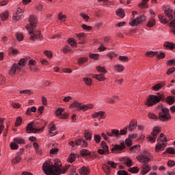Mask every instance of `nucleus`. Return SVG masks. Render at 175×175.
I'll return each instance as SVG.
<instances>
[{"instance_id": "f257e3e1", "label": "nucleus", "mask_w": 175, "mask_h": 175, "mask_svg": "<svg viewBox=\"0 0 175 175\" xmlns=\"http://www.w3.org/2000/svg\"><path fill=\"white\" fill-rule=\"evenodd\" d=\"M42 170L46 175H61L62 163L58 159H55V165L51 161H46L42 165Z\"/></svg>"}, {"instance_id": "f03ea898", "label": "nucleus", "mask_w": 175, "mask_h": 175, "mask_svg": "<svg viewBox=\"0 0 175 175\" xmlns=\"http://www.w3.org/2000/svg\"><path fill=\"white\" fill-rule=\"evenodd\" d=\"M166 99L163 93L157 92L156 95L150 94L147 96L144 105L148 107H152L159 102H163Z\"/></svg>"}, {"instance_id": "7ed1b4c3", "label": "nucleus", "mask_w": 175, "mask_h": 175, "mask_svg": "<svg viewBox=\"0 0 175 175\" xmlns=\"http://www.w3.org/2000/svg\"><path fill=\"white\" fill-rule=\"evenodd\" d=\"M25 28L29 31V35H31L29 38L30 40L35 42L36 39H38V40H42V39H43V36H42L40 31H35L32 27H29V25H26Z\"/></svg>"}, {"instance_id": "20e7f679", "label": "nucleus", "mask_w": 175, "mask_h": 175, "mask_svg": "<svg viewBox=\"0 0 175 175\" xmlns=\"http://www.w3.org/2000/svg\"><path fill=\"white\" fill-rule=\"evenodd\" d=\"M170 110L167 107H164L161 109V111L159 113V120L161 122H165V121H170L172 120V116H170Z\"/></svg>"}, {"instance_id": "39448f33", "label": "nucleus", "mask_w": 175, "mask_h": 175, "mask_svg": "<svg viewBox=\"0 0 175 175\" xmlns=\"http://www.w3.org/2000/svg\"><path fill=\"white\" fill-rule=\"evenodd\" d=\"M39 124L38 122H31L26 126V133H38V132H42L46 125L43 126L40 129H36V126Z\"/></svg>"}, {"instance_id": "423d86ee", "label": "nucleus", "mask_w": 175, "mask_h": 175, "mask_svg": "<svg viewBox=\"0 0 175 175\" xmlns=\"http://www.w3.org/2000/svg\"><path fill=\"white\" fill-rule=\"evenodd\" d=\"M117 166H118L117 163L112 161H108L107 163L103 164L102 170L105 174L109 175L111 173V169H117Z\"/></svg>"}, {"instance_id": "0eeeda50", "label": "nucleus", "mask_w": 175, "mask_h": 175, "mask_svg": "<svg viewBox=\"0 0 175 175\" xmlns=\"http://www.w3.org/2000/svg\"><path fill=\"white\" fill-rule=\"evenodd\" d=\"M157 142L154 148L155 152H161V151L165 150L167 146V137H165L163 140L161 138H158Z\"/></svg>"}, {"instance_id": "6e6552de", "label": "nucleus", "mask_w": 175, "mask_h": 175, "mask_svg": "<svg viewBox=\"0 0 175 175\" xmlns=\"http://www.w3.org/2000/svg\"><path fill=\"white\" fill-rule=\"evenodd\" d=\"M136 158L140 163H148V161L152 159V156L150 153L147 152V151H145L144 154L137 156Z\"/></svg>"}, {"instance_id": "1a4fd4ad", "label": "nucleus", "mask_w": 175, "mask_h": 175, "mask_svg": "<svg viewBox=\"0 0 175 175\" xmlns=\"http://www.w3.org/2000/svg\"><path fill=\"white\" fill-rule=\"evenodd\" d=\"M147 20V17L144 15H141L137 16L135 19L131 20L129 22V25L131 27H137L139 24H143Z\"/></svg>"}, {"instance_id": "9d476101", "label": "nucleus", "mask_w": 175, "mask_h": 175, "mask_svg": "<svg viewBox=\"0 0 175 175\" xmlns=\"http://www.w3.org/2000/svg\"><path fill=\"white\" fill-rule=\"evenodd\" d=\"M126 148V146H125V142L124 141H122L120 142V144H116L113 146V147L111 148V152H114L116 151H124Z\"/></svg>"}, {"instance_id": "9b49d317", "label": "nucleus", "mask_w": 175, "mask_h": 175, "mask_svg": "<svg viewBox=\"0 0 175 175\" xmlns=\"http://www.w3.org/2000/svg\"><path fill=\"white\" fill-rule=\"evenodd\" d=\"M23 14H24V11L21 8H18L16 13L13 14L12 18L14 21H18V20L23 17Z\"/></svg>"}, {"instance_id": "f8f14e48", "label": "nucleus", "mask_w": 175, "mask_h": 175, "mask_svg": "<svg viewBox=\"0 0 175 175\" xmlns=\"http://www.w3.org/2000/svg\"><path fill=\"white\" fill-rule=\"evenodd\" d=\"M21 72V68L17 67V64H14L12 67L10 68L8 75L10 76V77H13V76L16 75V72Z\"/></svg>"}, {"instance_id": "ddd939ff", "label": "nucleus", "mask_w": 175, "mask_h": 175, "mask_svg": "<svg viewBox=\"0 0 175 175\" xmlns=\"http://www.w3.org/2000/svg\"><path fill=\"white\" fill-rule=\"evenodd\" d=\"M75 145L80 146L82 148H87V147H88V142L85 141L83 138H79L75 140Z\"/></svg>"}, {"instance_id": "4468645a", "label": "nucleus", "mask_w": 175, "mask_h": 175, "mask_svg": "<svg viewBox=\"0 0 175 175\" xmlns=\"http://www.w3.org/2000/svg\"><path fill=\"white\" fill-rule=\"evenodd\" d=\"M142 170L140 172V174L142 175L147 174L149 172H151V167L148 163H144L142 166Z\"/></svg>"}, {"instance_id": "2eb2a0df", "label": "nucleus", "mask_w": 175, "mask_h": 175, "mask_svg": "<svg viewBox=\"0 0 175 175\" xmlns=\"http://www.w3.org/2000/svg\"><path fill=\"white\" fill-rule=\"evenodd\" d=\"M93 118H98V121L100 120H105L106 118V116L105 115V111H100L98 112H96L92 116Z\"/></svg>"}, {"instance_id": "dca6fc26", "label": "nucleus", "mask_w": 175, "mask_h": 175, "mask_svg": "<svg viewBox=\"0 0 175 175\" xmlns=\"http://www.w3.org/2000/svg\"><path fill=\"white\" fill-rule=\"evenodd\" d=\"M120 161L123 165H126L127 167H131V166H132V160L129 157H122L120 159Z\"/></svg>"}, {"instance_id": "f3484780", "label": "nucleus", "mask_w": 175, "mask_h": 175, "mask_svg": "<svg viewBox=\"0 0 175 175\" xmlns=\"http://www.w3.org/2000/svg\"><path fill=\"white\" fill-rule=\"evenodd\" d=\"M76 38L81 42H79V44H84L85 42H84L85 38H87V35L85 33H79L75 34Z\"/></svg>"}, {"instance_id": "a211bd4d", "label": "nucleus", "mask_w": 175, "mask_h": 175, "mask_svg": "<svg viewBox=\"0 0 175 175\" xmlns=\"http://www.w3.org/2000/svg\"><path fill=\"white\" fill-rule=\"evenodd\" d=\"M165 85L166 83L165 81H161L159 83L153 85L152 87V90H153V91H159V90H162V88H163V87H165Z\"/></svg>"}, {"instance_id": "6ab92c4d", "label": "nucleus", "mask_w": 175, "mask_h": 175, "mask_svg": "<svg viewBox=\"0 0 175 175\" xmlns=\"http://www.w3.org/2000/svg\"><path fill=\"white\" fill-rule=\"evenodd\" d=\"M29 22L30 23V27L31 28H36V24L38 23V19L35 17V15H31L29 18Z\"/></svg>"}, {"instance_id": "aec40b11", "label": "nucleus", "mask_w": 175, "mask_h": 175, "mask_svg": "<svg viewBox=\"0 0 175 175\" xmlns=\"http://www.w3.org/2000/svg\"><path fill=\"white\" fill-rule=\"evenodd\" d=\"M136 128H137V121L132 120L129 125V131H130V132H132V131H135Z\"/></svg>"}, {"instance_id": "412c9836", "label": "nucleus", "mask_w": 175, "mask_h": 175, "mask_svg": "<svg viewBox=\"0 0 175 175\" xmlns=\"http://www.w3.org/2000/svg\"><path fill=\"white\" fill-rule=\"evenodd\" d=\"M93 79H96L98 81H105L106 80V76L105 74L94 75Z\"/></svg>"}, {"instance_id": "4be33fe9", "label": "nucleus", "mask_w": 175, "mask_h": 175, "mask_svg": "<svg viewBox=\"0 0 175 175\" xmlns=\"http://www.w3.org/2000/svg\"><path fill=\"white\" fill-rule=\"evenodd\" d=\"M164 13L165 15H167V16L168 17V18H170V20H173V14L172 13H173V9L169 8L165 10Z\"/></svg>"}, {"instance_id": "5701e85b", "label": "nucleus", "mask_w": 175, "mask_h": 175, "mask_svg": "<svg viewBox=\"0 0 175 175\" xmlns=\"http://www.w3.org/2000/svg\"><path fill=\"white\" fill-rule=\"evenodd\" d=\"M155 24H157V21H155V18L154 17H151L147 25H146V27L148 28H152V27H154Z\"/></svg>"}, {"instance_id": "b1692460", "label": "nucleus", "mask_w": 175, "mask_h": 175, "mask_svg": "<svg viewBox=\"0 0 175 175\" xmlns=\"http://www.w3.org/2000/svg\"><path fill=\"white\" fill-rule=\"evenodd\" d=\"M33 147L37 155H42V149L39 148L38 143L34 142L33 144Z\"/></svg>"}, {"instance_id": "393cba45", "label": "nucleus", "mask_w": 175, "mask_h": 175, "mask_svg": "<svg viewBox=\"0 0 175 175\" xmlns=\"http://www.w3.org/2000/svg\"><path fill=\"white\" fill-rule=\"evenodd\" d=\"M114 70H116L118 73H122L124 72V70L125 69V67L121 64H116L113 66Z\"/></svg>"}, {"instance_id": "a878e982", "label": "nucleus", "mask_w": 175, "mask_h": 175, "mask_svg": "<svg viewBox=\"0 0 175 175\" xmlns=\"http://www.w3.org/2000/svg\"><path fill=\"white\" fill-rule=\"evenodd\" d=\"M25 65H27V61H25V59L24 58L21 59L18 63L16 64L17 67L20 68L21 71V69H23V68L25 66Z\"/></svg>"}, {"instance_id": "bb28decb", "label": "nucleus", "mask_w": 175, "mask_h": 175, "mask_svg": "<svg viewBox=\"0 0 175 175\" xmlns=\"http://www.w3.org/2000/svg\"><path fill=\"white\" fill-rule=\"evenodd\" d=\"M165 102L167 105H172L175 102V97L173 96H168L165 98Z\"/></svg>"}, {"instance_id": "cd10ccee", "label": "nucleus", "mask_w": 175, "mask_h": 175, "mask_svg": "<svg viewBox=\"0 0 175 175\" xmlns=\"http://www.w3.org/2000/svg\"><path fill=\"white\" fill-rule=\"evenodd\" d=\"M131 152H135V154H137L140 152V145H135L130 148L129 149Z\"/></svg>"}, {"instance_id": "c85d7f7f", "label": "nucleus", "mask_w": 175, "mask_h": 175, "mask_svg": "<svg viewBox=\"0 0 175 175\" xmlns=\"http://www.w3.org/2000/svg\"><path fill=\"white\" fill-rule=\"evenodd\" d=\"M81 175H88L90 174V169L87 167H82L79 171Z\"/></svg>"}, {"instance_id": "c756f323", "label": "nucleus", "mask_w": 175, "mask_h": 175, "mask_svg": "<svg viewBox=\"0 0 175 175\" xmlns=\"http://www.w3.org/2000/svg\"><path fill=\"white\" fill-rule=\"evenodd\" d=\"M56 129L54 122H51L49 126V132L50 135H53V136L55 135V134H54V131H56Z\"/></svg>"}, {"instance_id": "7c9ffc66", "label": "nucleus", "mask_w": 175, "mask_h": 175, "mask_svg": "<svg viewBox=\"0 0 175 175\" xmlns=\"http://www.w3.org/2000/svg\"><path fill=\"white\" fill-rule=\"evenodd\" d=\"M88 109H94V105L92 104L81 105L79 110H83V111H87Z\"/></svg>"}, {"instance_id": "2f4dec72", "label": "nucleus", "mask_w": 175, "mask_h": 175, "mask_svg": "<svg viewBox=\"0 0 175 175\" xmlns=\"http://www.w3.org/2000/svg\"><path fill=\"white\" fill-rule=\"evenodd\" d=\"M161 133V127L155 126L153 128L152 132L151 133L152 136H158Z\"/></svg>"}, {"instance_id": "473e14b6", "label": "nucleus", "mask_w": 175, "mask_h": 175, "mask_svg": "<svg viewBox=\"0 0 175 175\" xmlns=\"http://www.w3.org/2000/svg\"><path fill=\"white\" fill-rule=\"evenodd\" d=\"M86 62H88V57H80L77 59L78 65H84Z\"/></svg>"}, {"instance_id": "72a5a7b5", "label": "nucleus", "mask_w": 175, "mask_h": 175, "mask_svg": "<svg viewBox=\"0 0 175 175\" xmlns=\"http://www.w3.org/2000/svg\"><path fill=\"white\" fill-rule=\"evenodd\" d=\"M84 137L85 140L91 142V140H92V133L85 131L84 132Z\"/></svg>"}, {"instance_id": "f704fd0d", "label": "nucleus", "mask_w": 175, "mask_h": 175, "mask_svg": "<svg viewBox=\"0 0 175 175\" xmlns=\"http://www.w3.org/2000/svg\"><path fill=\"white\" fill-rule=\"evenodd\" d=\"M81 106V103L75 101L73 103L70 105V109H75V107H76L77 110H80Z\"/></svg>"}, {"instance_id": "c9c22d12", "label": "nucleus", "mask_w": 175, "mask_h": 175, "mask_svg": "<svg viewBox=\"0 0 175 175\" xmlns=\"http://www.w3.org/2000/svg\"><path fill=\"white\" fill-rule=\"evenodd\" d=\"M158 18L160 21V23H161V24H167L169 22L167 21V19L166 18V17H165V16H163V14H159L158 16Z\"/></svg>"}, {"instance_id": "e433bc0d", "label": "nucleus", "mask_w": 175, "mask_h": 175, "mask_svg": "<svg viewBox=\"0 0 175 175\" xmlns=\"http://www.w3.org/2000/svg\"><path fill=\"white\" fill-rule=\"evenodd\" d=\"M116 15L118 16V17H120V18H124L125 17V12L124 9L120 8L116 11Z\"/></svg>"}, {"instance_id": "4c0bfd02", "label": "nucleus", "mask_w": 175, "mask_h": 175, "mask_svg": "<svg viewBox=\"0 0 175 175\" xmlns=\"http://www.w3.org/2000/svg\"><path fill=\"white\" fill-rule=\"evenodd\" d=\"M163 46L167 50H173L174 49V44L173 42H165Z\"/></svg>"}, {"instance_id": "58836bf2", "label": "nucleus", "mask_w": 175, "mask_h": 175, "mask_svg": "<svg viewBox=\"0 0 175 175\" xmlns=\"http://www.w3.org/2000/svg\"><path fill=\"white\" fill-rule=\"evenodd\" d=\"M32 113H36V107L33 106L31 108H27L26 116H31Z\"/></svg>"}, {"instance_id": "ea45409f", "label": "nucleus", "mask_w": 175, "mask_h": 175, "mask_svg": "<svg viewBox=\"0 0 175 175\" xmlns=\"http://www.w3.org/2000/svg\"><path fill=\"white\" fill-rule=\"evenodd\" d=\"M101 148L105 151V154H109V146L105 142V141L100 143Z\"/></svg>"}, {"instance_id": "a19ab883", "label": "nucleus", "mask_w": 175, "mask_h": 175, "mask_svg": "<svg viewBox=\"0 0 175 175\" xmlns=\"http://www.w3.org/2000/svg\"><path fill=\"white\" fill-rule=\"evenodd\" d=\"M12 165H17V163H20L21 162V156L18 154L15 158L12 160Z\"/></svg>"}, {"instance_id": "79ce46f5", "label": "nucleus", "mask_w": 175, "mask_h": 175, "mask_svg": "<svg viewBox=\"0 0 175 175\" xmlns=\"http://www.w3.org/2000/svg\"><path fill=\"white\" fill-rule=\"evenodd\" d=\"M80 154L81 155V157H88V156L91 155V151H90L87 149H82L80 151Z\"/></svg>"}, {"instance_id": "37998d69", "label": "nucleus", "mask_w": 175, "mask_h": 175, "mask_svg": "<svg viewBox=\"0 0 175 175\" xmlns=\"http://www.w3.org/2000/svg\"><path fill=\"white\" fill-rule=\"evenodd\" d=\"M96 69L97 72H98V73H103V75H106V73H107V70H106V68H105V67L97 66L96 67Z\"/></svg>"}, {"instance_id": "c03bdc74", "label": "nucleus", "mask_w": 175, "mask_h": 175, "mask_svg": "<svg viewBox=\"0 0 175 175\" xmlns=\"http://www.w3.org/2000/svg\"><path fill=\"white\" fill-rule=\"evenodd\" d=\"M57 18L59 21H62V23H65L68 17L66 16V15L62 14V12H59L58 14Z\"/></svg>"}, {"instance_id": "a18cd8bd", "label": "nucleus", "mask_w": 175, "mask_h": 175, "mask_svg": "<svg viewBox=\"0 0 175 175\" xmlns=\"http://www.w3.org/2000/svg\"><path fill=\"white\" fill-rule=\"evenodd\" d=\"M14 142L16 144H25V139L20 137H15L14 138Z\"/></svg>"}, {"instance_id": "49530a36", "label": "nucleus", "mask_w": 175, "mask_h": 175, "mask_svg": "<svg viewBox=\"0 0 175 175\" xmlns=\"http://www.w3.org/2000/svg\"><path fill=\"white\" fill-rule=\"evenodd\" d=\"M148 118H150V120H154V121H158V120H159V116L152 112H150L148 114Z\"/></svg>"}, {"instance_id": "de8ad7c7", "label": "nucleus", "mask_w": 175, "mask_h": 175, "mask_svg": "<svg viewBox=\"0 0 175 175\" xmlns=\"http://www.w3.org/2000/svg\"><path fill=\"white\" fill-rule=\"evenodd\" d=\"M75 161H76V154L71 153L68 157V162H69V163H73Z\"/></svg>"}, {"instance_id": "09e8293b", "label": "nucleus", "mask_w": 175, "mask_h": 175, "mask_svg": "<svg viewBox=\"0 0 175 175\" xmlns=\"http://www.w3.org/2000/svg\"><path fill=\"white\" fill-rule=\"evenodd\" d=\"M68 43L70 44L72 47H75V46H77V42H76V40L75 38H68Z\"/></svg>"}, {"instance_id": "8fccbe9b", "label": "nucleus", "mask_w": 175, "mask_h": 175, "mask_svg": "<svg viewBox=\"0 0 175 175\" xmlns=\"http://www.w3.org/2000/svg\"><path fill=\"white\" fill-rule=\"evenodd\" d=\"M1 18L2 21H5V20H8V18H9V12L5 11L3 14H1Z\"/></svg>"}, {"instance_id": "3c124183", "label": "nucleus", "mask_w": 175, "mask_h": 175, "mask_svg": "<svg viewBox=\"0 0 175 175\" xmlns=\"http://www.w3.org/2000/svg\"><path fill=\"white\" fill-rule=\"evenodd\" d=\"M62 52L64 54H66V53H73V50L70 49V46L66 45L62 49Z\"/></svg>"}, {"instance_id": "603ef678", "label": "nucleus", "mask_w": 175, "mask_h": 175, "mask_svg": "<svg viewBox=\"0 0 175 175\" xmlns=\"http://www.w3.org/2000/svg\"><path fill=\"white\" fill-rule=\"evenodd\" d=\"M145 55L146 57H157V55H158V51H149V52H146Z\"/></svg>"}, {"instance_id": "864d4df0", "label": "nucleus", "mask_w": 175, "mask_h": 175, "mask_svg": "<svg viewBox=\"0 0 175 175\" xmlns=\"http://www.w3.org/2000/svg\"><path fill=\"white\" fill-rule=\"evenodd\" d=\"M83 80L85 82L86 85L88 86L92 85V79H91V78L84 77Z\"/></svg>"}, {"instance_id": "5fc2aeb1", "label": "nucleus", "mask_w": 175, "mask_h": 175, "mask_svg": "<svg viewBox=\"0 0 175 175\" xmlns=\"http://www.w3.org/2000/svg\"><path fill=\"white\" fill-rule=\"evenodd\" d=\"M64 110L65 109H64V108H58L55 111V116H57V117H61V116H62V113H64Z\"/></svg>"}, {"instance_id": "6e6d98bb", "label": "nucleus", "mask_w": 175, "mask_h": 175, "mask_svg": "<svg viewBox=\"0 0 175 175\" xmlns=\"http://www.w3.org/2000/svg\"><path fill=\"white\" fill-rule=\"evenodd\" d=\"M20 94H25V95H32L33 94V91L31 90H25L20 91Z\"/></svg>"}, {"instance_id": "4d7b16f0", "label": "nucleus", "mask_w": 175, "mask_h": 175, "mask_svg": "<svg viewBox=\"0 0 175 175\" xmlns=\"http://www.w3.org/2000/svg\"><path fill=\"white\" fill-rule=\"evenodd\" d=\"M80 17H81V18L84 19L85 21H90V16H88L86 14H84L83 12H81L79 14Z\"/></svg>"}, {"instance_id": "13d9d810", "label": "nucleus", "mask_w": 175, "mask_h": 175, "mask_svg": "<svg viewBox=\"0 0 175 175\" xmlns=\"http://www.w3.org/2000/svg\"><path fill=\"white\" fill-rule=\"evenodd\" d=\"M101 139H102V137L99 135L95 134L94 135V140L96 143V144H99V143H100Z\"/></svg>"}, {"instance_id": "bf43d9fd", "label": "nucleus", "mask_w": 175, "mask_h": 175, "mask_svg": "<svg viewBox=\"0 0 175 175\" xmlns=\"http://www.w3.org/2000/svg\"><path fill=\"white\" fill-rule=\"evenodd\" d=\"M139 170H140V169L138 167H131L129 169V172H130V173H139Z\"/></svg>"}, {"instance_id": "052dcab7", "label": "nucleus", "mask_w": 175, "mask_h": 175, "mask_svg": "<svg viewBox=\"0 0 175 175\" xmlns=\"http://www.w3.org/2000/svg\"><path fill=\"white\" fill-rule=\"evenodd\" d=\"M10 147L11 150H18V145H17V144L15 142H10Z\"/></svg>"}, {"instance_id": "680f3d73", "label": "nucleus", "mask_w": 175, "mask_h": 175, "mask_svg": "<svg viewBox=\"0 0 175 175\" xmlns=\"http://www.w3.org/2000/svg\"><path fill=\"white\" fill-rule=\"evenodd\" d=\"M112 135L115 137H120V130L111 129Z\"/></svg>"}, {"instance_id": "e2e57ef3", "label": "nucleus", "mask_w": 175, "mask_h": 175, "mask_svg": "<svg viewBox=\"0 0 175 175\" xmlns=\"http://www.w3.org/2000/svg\"><path fill=\"white\" fill-rule=\"evenodd\" d=\"M21 122H23V118H21V117H18L15 122V126H20Z\"/></svg>"}, {"instance_id": "0e129e2a", "label": "nucleus", "mask_w": 175, "mask_h": 175, "mask_svg": "<svg viewBox=\"0 0 175 175\" xmlns=\"http://www.w3.org/2000/svg\"><path fill=\"white\" fill-rule=\"evenodd\" d=\"M44 54L48 58H53V53L51 52V51H44Z\"/></svg>"}, {"instance_id": "69168bd1", "label": "nucleus", "mask_w": 175, "mask_h": 175, "mask_svg": "<svg viewBox=\"0 0 175 175\" xmlns=\"http://www.w3.org/2000/svg\"><path fill=\"white\" fill-rule=\"evenodd\" d=\"M107 57L110 58V59H113V58H116L117 57V55L113 52H109L107 54Z\"/></svg>"}, {"instance_id": "338daca9", "label": "nucleus", "mask_w": 175, "mask_h": 175, "mask_svg": "<svg viewBox=\"0 0 175 175\" xmlns=\"http://www.w3.org/2000/svg\"><path fill=\"white\" fill-rule=\"evenodd\" d=\"M167 66H175V59H170L167 62Z\"/></svg>"}, {"instance_id": "774afa93", "label": "nucleus", "mask_w": 175, "mask_h": 175, "mask_svg": "<svg viewBox=\"0 0 175 175\" xmlns=\"http://www.w3.org/2000/svg\"><path fill=\"white\" fill-rule=\"evenodd\" d=\"M117 173H118V175H129L128 172H126L125 170H119V171H118Z\"/></svg>"}]
</instances>
